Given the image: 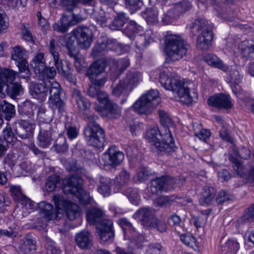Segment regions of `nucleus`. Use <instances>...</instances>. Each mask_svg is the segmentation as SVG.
<instances>
[{"label":"nucleus","mask_w":254,"mask_h":254,"mask_svg":"<svg viewBox=\"0 0 254 254\" xmlns=\"http://www.w3.org/2000/svg\"><path fill=\"white\" fill-rule=\"evenodd\" d=\"M62 89L60 84L56 80L51 81L49 93L50 96L48 104L53 111L58 109L61 111L64 106V103L61 97Z\"/></svg>","instance_id":"7"},{"label":"nucleus","mask_w":254,"mask_h":254,"mask_svg":"<svg viewBox=\"0 0 254 254\" xmlns=\"http://www.w3.org/2000/svg\"><path fill=\"white\" fill-rule=\"evenodd\" d=\"M53 116L51 113L47 110L44 106H40L38 108L37 113V119L41 124H50L53 120Z\"/></svg>","instance_id":"43"},{"label":"nucleus","mask_w":254,"mask_h":254,"mask_svg":"<svg viewBox=\"0 0 254 254\" xmlns=\"http://www.w3.org/2000/svg\"><path fill=\"white\" fill-rule=\"evenodd\" d=\"M126 194L129 201L132 204L135 205H137L139 204L140 201V197L136 190L135 189L129 188L127 190Z\"/></svg>","instance_id":"58"},{"label":"nucleus","mask_w":254,"mask_h":254,"mask_svg":"<svg viewBox=\"0 0 254 254\" xmlns=\"http://www.w3.org/2000/svg\"><path fill=\"white\" fill-rule=\"evenodd\" d=\"M10 191L13 199L17 202L21 203V202L26 197L23 194L21 191V188L19 186L11 187L10 188Z\"/></svg>","instance_id":"60"},{"label":"nucleus","mask_w":254,"mask_h":254,"mask_svg":"<svg viewBox=\"0 0 254 254\" xmlns=\"http://www.w3.org/2000/svg\"><path fill=\"white\" fill-rule=\"evenodd\" d=\"M160 100L158 90L151 89L137 100L132 108L138 114L150 115L159 105Z\"/></svg>","instance_id":"4"},{"label":"nucleus","mask_w":254,"mask_h":254,"mask_svg":"<svg viewBox=\"0 0 254 254\" xmlns=\"http://www.w3.org/2000/svg\"><path fill=\"white\" fill-rule=\"evenodd\" d=\"M64 187L63 191L65 194L72 195L82 191L83 180L78 175L72 174L63 181Z\"/></svg>","instance_id":"14"},{"label":"nucleus","mask_w":254,"mask_h":254,"mask_svg":"<svg viewBox=\"0 0 254 254\" xmlns=\"http://www.w3.org/2000/svg\"><path fill=\"white\" fill-rule=\"evenodd\" d=\"M207 102L209 105L218 109H229L233 107L230 96L223 93L211 96Z\"/></svg>","instance_id":"19"},{"label":"nucleus","mask_w":254,"mask_h":254,"mask_svg":"<svg viewBox=\"0 0 254 254\" xmlns=\"http://www.w3.org/2000/svg\"><path fill=\"white\" fill-rule=\"evenodd\" d=\"M227 70V81L230 84V86L235 94L240 90L239 84L241 82L243 75L240 73L238 68L236 66H232L228 67L225 71Z\"/></svg>","instance_id":"20"},{"label":"nucleus","mask_w":254,"mask_h":254,"mask_svg":"<svg viewBox=\"0 0 254 254\" xmlns=\"http://www.w3.org/2000/svg\"><path fill=\"white\" fill-rule=\"evenodd\" d=\"M99 179V184L98 187V191L104 196H109L111 193V180L109 178L103 176H100Z\"/></svg>","instance_id":"36"},{"label":"nucleus","mask_w":254,"mask_h":254,"mask_svg":"<svg viewBox=\"0 0 254 254\" xmlns=\"http://www.w3.org/2000/svg\"><path fill=\"white\" fill-rule=\"evenodd\" d=\"M216 190L212 187L204 186L200 193L199 202L202 205H208L212 203L215 195Z\"/></svg>","instance_id":"30"},{"label":"nucleus","mask_w":254,"mask_h":254,"mask_svg":"<svg viewBox=\"0 0 254 254\" xmlns=\"http://www.w3.org/2000/svg\"><path fill=\"white\" fill-rule=\"evenodd\" d=\"M54 147L57 152H66L68 148L66 138L63 135H59L55 142Z\"/></svg>","instance_id":"51"},{"label":"nucleus","mask_w":254,"mask_h":254,"mask_svg":"<svg viewBox=\"0 0 254 254\" xmlns=\"http://www.w3.org/2000/svg\"><path fill=\"white\" fill-rule=\"evenodd\" d=\"M58 72L68 80L72 79V70L66 62L60 61L58 65H55Z\"/></svg>","instance_id":"41"},{"label":"nucleus","mask_w":254,"mask_h":254,"mask_svg":"<svg viewBox=\"0 0 254 254\" xmlns=\"http://www.w3.org/2000/svg\"><path fill=\"white\" fill-rule=\"evenodd\" d=\"M107 52V47L105 40L102 42L98 41L94 46L91 53V56L95 58H98L105 55Z\"/></svg>","instance_id":"52"},{"label":"nucleus","mask_w":254,"mask_h":254,"mask_svg":"<svg viewBox=\"0 0 254 254\" xmlns=\"http://www.w3.org/2000/svg\"><path fill=\"white\" fill-rule=\"evenodd\" d=\"M30 65L36 74L41 72L44 69V67L46 65L44 54L43 53H38L36 54L31 62Z\"/></svg>","instance_id":"34"},{"label":"nucleus","mask_w":254,"mask_h":254,"mask_svg":"<svg viewBox=\"0 0 254 254\" xmlns=\"http://www.w3.org/2000/svg\"><path fill=\"white\" fill-rule=\"evenodd\" d=\"M64 127L66 130V134L70 139L72 140L77 136L78 131L75 125L67 122L65 124Z\"/></svg>","instance_id":"59"},{"label":"nucleus","mask_w":254,"mask_h":254,"mask_svg":"<svg viewBox=\"0 0 254 254\" xmlns=\"http://www.w3.org/2000/svg\"><path fill=\"white\" fill-rule=\"evenodd\" d=\"M75 239L77 245L82 249H90L93 245L92 235L88 231H81L76 234Z\"/></svg>","instance_id":"28"},{"label":"nucleus","mask_w":254,"mask_h":254,"mask_svg":"<svg viewBox=\"0 0 254 254\" xmlns=\"http://www.w3.org/2000/svg\"><path fill=\"white\" fill-rule=\"evenodd\" d=\"M158 12L155 8H147L142 12V16L149 24H155L158 22Z\"/></svg>","instance_id":"44"},{"label":"nucleus","mask_w":254,"mask_h":254,"mask_svg":"<svg viewBox=\"0 0 254 254\" xmlns=\"http://www.w3.org/2000/svg\"><path fill=\"white\" fill-rule=\"evenodd\" d=\"M190 32L193 35L200 32L196 40L197 48L201 51L208 49L213 38L212 28L204 19H197L190 26Z\"/></svg>","instance_id":"2"},{"label":"nucleus","mask_w":254,"mask_h":254,"mask_svg":"<svg viewBox=\"0 0 254 254\" xmlns=\"http://www.w3.org/2000/svg\"><path fill=\"white\" fill-rule=\"evenodd\" d=\"M113 222L110 219H103L98 226L97 229L100 239L106 242L112 239L114 237L113 227Z\"/></svg>","instance_id":"21"},{"label":"nucleus","mask_w":254,"mask_h":254,"mask_svg":"<svg viewBox=\"0 0 254 254\" xmlns=\"http://www.w3.org/2000/svg\"><path fill=\"white\" fill-rule=\"evenodd\" d=\"M39 212L43 214L47 221L51 220H60L62 218V214L57 209H53V206L50 203L46 201H42L38 203Z\"/></svg>","instance_id":"23"},{"label":"nucleus","mask_w":254,"mask_h":254,"mask_svg":"<svg viewBox=\"0 0 254 254\" xmlns=\"http://www.w3.org/2000/svg\"><path fill=\"white\" fill-rule=\"evenodd\" d=\"M119 224L122 227L125 237H128L130 242L135 243L138 248H142L144 242V237L138 234L134 230L132 224L126 218L119 220Z\"/></svg>","instance_id":"8"},{"label":"nucleus","mask_w":254,"mask_h":254,"mask_svg":"<svg viewBox=\"0 0 254 254\" xmlns=\"http://www.w3.org/2000/svg\"><path fill=\"white\" fill-rule=\"evenodd\" d=\"M2 108H1V113L4 115V118L7 121H9L12 118L14 117L15 114L14 106L8 103L5 100L2 101Z\"/></svg>","instance_id":"50"},{"label":"nucleus","mask_w":254,"mask_h":254,"mask_svg":"<svg viewBox=\"0 0 254 254\" xmlns=\"http://www.w3.org/2000/svg\"><path fill=\"white\" fill-rule=\"evenodd\" d=\"M165 45L166 53L172 61L179 60L187 55L188 50L187 42L179 35H167Z\"/></svg>","instance_id":"3"},{"label":"nucleus","mask_w":254,"mask_h":254,"mask_svg":"<svg viewBox=\"0 0 254 254\" xmlns=\"http://www.w3.org/2000/svg\"><path fill=\"white\" fill-rule=\"evenodd\" d=\"M133 217L139 221L143 226L150 227L155 220V209L150 207H142L133 215Z\"/></svg>","instance_id":"16"},{"label":"nucleus","mask_w":254,"mask_h":254,"mask_svg":"<svg viewBox=\"0 0 254 254\" xmlns=\"http://www.w3.org/2000/svg\"><path fill=\"white\" fill-rule=\"evenodd\" d=\"M124 153L115 146L110 147L103 155L105 165L113 167L119 166L124 160Z\"/></svg>","instance_id":"15"},{"label":"nucleus","mask_w":254,"mask_h":254,"mask_svg":"<svg viewBox=\"0 0 254 254\" xmlns=\"http://www.w3.org/2000/svg\"><path fill=\"white\" fill-rule=\"evenodd\" d=\"M161 124L163 126L164 131L165 132V127H168V126L172 124V120L170 116L164 111L159 110L158 111Z\"/></svg>","instance_id":"62"},{"label":"nucleus","mask_w":254,"mask_h":254,"mask_svg":"<svg viewBox=\"0 0 254 254\" xmlns=\"http://www.w3.org/2000/svg\"><path fill=\"white\" fill-rule=\"evenodd\" d=\"M159 82L165 89L176 94L185 104H188L192 102L189 84L174 76L168 69L160 72Z\"/></svg>","instance_id":"1"},{"label":"nucleus","mask_w":254,"mask_h":254,"mask_svg":"<svg viewBox=\"0 0 254 254\" xmlns=\"http://www.w3.org/2000/svg\"><path fill=\"white\" fill-rule=\"evenodd\" d=\"M177 198L174 195L161 196L156 198L154 200L155 206L162 207L170 205Z\"/></svg>","instance_id":"49"},{"label":"nucleus","mask_w":254,"mask_h":254,"mask_svg":"<svg viewBox=\"0 0 254 254\" xmlns=\"http://www.w3.org/2000/svg\"><path fill=\"white\" fill-rule=\"evenodd\" d=\"M107 52L114 51L117 55H120L122 52V46L115 39H106L105 40Z\"/></svg>","instance_id":"56"},{"label":"nucleus","mask_w":254,"mask_h":254,"mask_svg":"<svg viewBox=\"0 0 254 254\" xmlns=\"http://www.w3.org/2000/svg\"><path fill=\"white\" fill-rule=\"evenodd\" d=\"M135 46L139 49L145 48L149 44L153 39L150 37L149 33H145L144 35H137L134 36Z\"/></svg>","instance_id":"45"},{"label":"nucleus","mask_w":254,"mask_h":254,"mask_svg":"<svg viewBox=\"0 0 254 254\" xmlns=\"http://www.w3.org/2000/svg\"><path fill=\"white\" fill-rule=\"evenodd\" d=\"M96 120L87 122L84 130L86 140L89 145L98 148H103L105 145L106 138L104 131L96 123Z\"/></svg>","instance_id":"5"},{"label":"nucleus","mask_w":254,"mask_h":254,"mask_svg":"<svg viewBox=\"0 0 254 254\" xmlns=\"http://www.w3.org/2000/svg\"><path fill=\"white\" fill-rule=\"evenodd\" d=\"M34 125L25 121H21L13 125V130L21 139H26L32 136Z\"/></svg>","instance_id":"24"},{"label":"nucleus","mask_w":254,"mask_h":254,"mask_svg":"<svg viewBox=\"0 0 254 254\" xmlns=\"http://www.w3.org/2000/svg\"><path fill=\"white\" fill-rule=\"evenodd\" d=\"M51 80L41 79L37 83H31L30 92L31 95L35 98L44 101L48 94Z\"/></svg>","instance_id":"13"},{"label":"nucleus","mask_w":254,"mask_h":254,"mask_svg":"<svg viewBox=\"0 0 254 254\" xmlns=\"http://www.w3.org/2000/svg\"><path fill=\"white\" fill-rule=\"evenodd\" d=\"M254 220V204L247 208L242 216L237 220L239 226L250 223Z\"/></svg>","instance_id":"42"},{"label":"nucleus","mask_w":254,"mask_h":254,"mask_svg":"<svg viewBox=\"0 0 254 254\" xmlns=\"http://www.w3.org/2000/svg\"><path fill=\"white\" fill-rule=\"evenodd\" d=\"M21 248L24 250L29 251H35L36 249V242L30 235H27L21 240Z\"/></svg>","instance_id":"54"},{"label":"nucleus","mask_w":254,"mask_h":254,"mask_svg":"<svg viewBox=\"0 0 254 254\" xmlns=\"http://www.w3.org/2000/svg\"><path fill=\"white\" fill-rule=\"evenodd\" d=\"M151 174L150 171L147 168L141 167L137 172L134 179L139 182H144L148 179Z\"/></svg>","instance_id":"57"},{"label":"nucleus","mask_w":254,"mask_h":254,"mask_svg":"<svg viewBox=\"0 0 254 254\" xmlns=\"http://www.w3.org/2000/svg\"><path fill=\"white\" fill-rule=\"evenodd\" d=\"M128 19L126 13L124 12L118 13L114 17L112 22L109 24V27L112 30H120L127 22Z\"/></svg>","instance_id":"35"},{"label":"nucleus","mask_w":254,"mask_h":254,"mask_svg":"<svg viewBox=\"0 0 254 254\" xmlns=\"http://www.w3.org/2000/svg\"><path fill=\"white\" fill-rule=\"evenodd\" d=\"M221 249L223 254H235L239 249V245L234 240H228L221 245Z\"/></svg>","instance_id":"46"},{"label":"nucleus","mask_w":254,"mask_h":254,"mask_svg":"<svg viewBox=\"0 0 254 254\" xmlns=\"http://www.w3.org/2000/svg\"><path fill=\"white\" fill-rule=\"evenodd\" d=\"M57 73L54 67H47L46 65L44 69L41 72L38 73L40 78L42 79H48L49 80H55L54 77Z\"/></svg>","instance_id":"55"},{"label":"nucleus","mask_w":254,"mask_h":254,"mask_svg":"<svg viewBox=\"0 0 254 254\" xmlns=\"http://www.w3.org/2000/svg\"><path fill=\"white\" fill-rule=\"evenodd\" d=\"M176 187L175 179L169 176L157 178L151 181L150 191L156 194L159 190L168 191L174 190Z\"/></svg>","instance_id":"9"},{"label":"nucleus","mask_w":254,"mask_h":254,"mask_svg":"<svg viewBox=\"0 0 254 254\" xmlns=\"http://www.w3.org/2000/svg\"><path fill=\"white\" fill-rule=\"evenodd\" d=\"M107 65V62L104 59H101L94 62L89 67L87 74L89 79L97 77L104 72L105 68Z\"/></svg>","instance_id":"27"},{"label":"nucleus","mask_w":254,"mask_h":254,"mask_svg":"<svg viewBox=\"0 0 254 254\" xmlns=\"http://www.w3.org/2000/svg\"><path fill=\"white\" fill-rule=\"evenodd\" d=\"M131 90H133L142 80V75L135 69H131L127 72L126 76L122 79Z\"/></svg>","instance_id":"29"},{"label":"nucleus","mask_w":254,"mask_h":254,"mask_svg":"<svg viewBox=\"0 0 254 254\" xmlns=\"http://www.w3.org/2000/svg\"><path fill=\"white\" fill-rule=\"evenodd\" d=\"M161 140L157 144L156 149L167 155H171L177 149L172 133L169 128L165 127V132L161 138Z\"/></svg>","instance_id":"12"},{"label":"nucleus","mask_w":254,"mask_h":254,"mask_svg":"<svg viewBox=\"0 0 254 254\" xmlns=\"http://www.w3.org/2000/svg\"><path fill=\"white\" fill-rule=\"evenodd\" d=\"M76 101L78 107V112L85 120L88 122L98 119L97 116L90 114L91 103L87 99L78 96L76 99Z\"/></svg>","instance_id":"22"},{"label":"nucleus","mask_w":254,"mask_h":254,"mask_svg":"<svg viewBox=\"0 0 254 254\" xmlns=\"http://www.w3.org/2000/svg\"><path fill=\"white\" fill-rule=\"evenodd\" d=\"M251 155L250 150L245 147H243L239 150L234 151V154H229L228 159L233 164V168L234 171L239 175H242L243 174V165L238 160V156L244 159H247L250 158Z\"/></svg>","instance_id":"17"},{"label":"nucleus","mask_w":254,"mask_h":254,"mask_svg":"<svg viewBox=\"0 0 254 254\" xmlns=\"http://www.w3.org/2000/svg\"><path fill=\"white\" fill-rule=\"evenodd\" d=\"M3 136L2 138L6 141L7 144L13 145L17 140L15 132L13 130V126L11 127L7 124V127L3 129Z\"/></svg>","instance_id":"47"},{"label":"nucleus","mask_w":254,"mask_h":254,"mask_svg":"<svg viewBox=\"0 0 254 254\" xmlns=\"http://www.w3.org/2000/svg\"><path fill=\"white\" fill-rule=\"evenodd\" d=\"M78 45L82 49L88 48L92 42L91 30L85 26H78L72 31Z\"/></svg>","instance_id":"11"},{"label":"nucleus","mask_w":254,"mask_h":254,"mask_svg":"<svg viewBox=\"0 0 254 254\" xmlns=\"http://www.w3.org/2000/svg\"><path fill=\"white\" fill-rule=\"evenodd\" d=\"M191 7L192 5L190 0H182L174 5L170 12H174L173 15L179 17L180 15L190 10Z\"/></svg>","instance_id":"33"},{"label":"nucleus","mask_w":254,"mask_h":254,"mask_svg":"<svg viewBox=\"0 0 254 254\" xmlns=\"http://www.w3.org/2000/svg\"><path fill=\"white\" fill-rule=\"evenodd\" d=\"M55 206L59 211L64 209L66 212L67 217L70 220L75 219L79 216L78 206L64 198L62 195L55 194L53 197Z\"/></svg>","instance_id":"6"},{"label":"nucleus","mask_w":254,"mask_h":254,"mask_svg":"<svg viewBox=\"0 0 254 254\" xmlns=\"http://www.w3.org/2000/svg\"><path fill=\"white\" fill-rule=\"evenodd\" d=\"M61 181V178L56 175H50L47 179L45 184V187L47 190L49 192L54 191L57 185L60 184Z\"/></svg>","instance_id":"53"},{"label":"nucleus","mask_w":254,"mask_h":254,"mask_svg":"<svg viewBox=\"0 0 254 254\" xmlns=\"http://www.w3.org/2000/svg\"><path fill=\"white\" fill-rule=\"evenodd\" d=\"M26 51L19 46L13 48L11 58L15 61L17 66L28 64L26 60Z\"/></svg>","instance_id":"31"},{"label":"nucleus","mask_w":254,"mask_h":254,"mask_svg":"<svg viewBox=\"0 0 254 254\" xmlns=\"http://www.w3.org/2000/svg\"><path fill=\"white\" fill-rule=\"evenodd\" d=\"M80 21V18L73 14H64L61 18L60 22L53 24V28L55 31L64 33L68 31L69 27L76 25Z\"/></svg>","instance_id":"18"},{"label":"nucleus","mask_w":254,"mask_h":254,"mask_svg":"<svg viewBox=\"0 0 254 254\" xmlns=\"http://www.w3.org/2000/svg\"><path fill=\"white\" fill-rule=\"evenodd\" d=\"M130 174L126 170H122L115 179V185L119 188L125 186L129 180Z\"/></svg>","instance_id":"48"},{"label":"nucleus","mask_w":254,"mask_h":254,"mask_svg":"<svg viewBox=\"0 0 254 254\" xmlns=\"http://www.w3.org/2000/svg\"><path fill=\"white\" fill-rule=\"evenodd\" d=\"M163 135V133L161 132L157 127H154L148 129L146 132L145 138L149 142L151 145L156 148Z\"/></svg>","instance_id":"32"},{"label":"nucleus","mask_w":254,"mask_h":254,"mask_svg":"<svg viewBox=\"0 0 254 254\" xmlns=\"http://www.w3.org/2000/svg\"><path fill=\"white\" fill-rule=\"evenodd\" d=\"M132 91V90L122 80L115 86H112V94L117 98L122 97L121 103L124 104L127 100V98Z\"/></svg>","instance_id":"25"},{"label":"nucleus","mask_w":254,"mask_h":254,"mask_svg":"<svg viewBox=\"0 0 254 254\" xmlns=\"http://www.w3.org/2000/svg\"><path fill=\"white\" fill-rule=\"evenodd\" d=\"M36 105L30 100H27L19 106L18 112L22 116H26L31 118L34 115V111L36 109Z\"/></svg>","instance_id":"37"},{"label":"nucleus","mask_w":254,"mask_h":254,"mask_svg":"<svg viewBox=\"0 0 254 254\" xmlns=\"http://www.w3.org/2000/svg\"><path fill=\"white\" fill-rule=\"evenodd\" d=\"M203 59L206 63L212 67L221 69L223 71H225L227 68L222 61L215 55L207 54L204 56Z\"/></svg>","instance_id":"38"},{"label":"nucleus","mask_w":254,"mask_h":254,"mask_svg":"<svg viewBox=\"0 0 254 254\" xmlns=\"http://www.w3.org/2000/svg\"><path fill=\"white\" fill-rule=\"evenodd\" d=\"M49 51L53 57L55 65H58L61 60L60 59V55L56 48L54 39H51L50 41Z\"/></svg>","instance_id":"61"},{"label":"nucleus","mask_w":254,"mask_h":254,"mask_svg":"<svg viewBox=\"0 0 254 254\" xmlns=\"http://www.w3.org/2000/svg\"><path fill=\"white\" fill-rule=\"evenodd\" d=\"M55 123L40 125V131L38 136V145L42 148L49 147L53 140L52 136L56 131Z\"/></svg>","instance_id":"10"},{"label":"nucleus","mask_w":254,"mask_h":254,"mask_svg":"<svg viewBox=\"0 0 254 254\" xmlns=\"http://www.w3.org/2000/svg\"><path fill=\"white\" fill-rule=\"evenodd\" d=\"M94 18L97 24L101 27H105L107 25L108 19L103 11H100L98 13H95Z\"/></svg>","instance_id":"64"},{"label":"nucleus","mask_w":254,"mask_h":254,"mask_svg":"<svg viewBox=\"0 0 254 254\" xmlns=\"http://www.w3.org/2000/svg\"><path fill=\"white\" fill-rule=\"evenodd\" d=\"M73 195L76 196L78 199L79 202L82 205H86L90 203L91 198L83 189L82 191L77 192Z\"/></svg>","instance_id":"63"},{"label":"nucleus","mask_w":254,"mask_h":254,"mask_svg":"<svg viewBox=\"0 0 254 254\" xmlns=\"http://www.w3.org/2000/svg\"><path fill=\"white\" fill-rule=\"evenodd\" d=\"M103 214V211L97 207H93L86 212L87 221L90 225H94L98 222Z\"/></svg>","instance_id":"40"},{"label":"nucleus","mask_w":254,"mask_h":254,"mask_svg":"<svg viewBox=\"0 0 254 254\" xmlns=\"http://www.w3.org/2000/svg\"><path fill=\"white\" fill-rule=\"evenodd\" d=\"M0 97L3 98L6 95H8L12 99L16 98L23 93V89L21 85L18 82H11L5 85L4 87L1 88Z\"/></svg>","instance_id":"26"},{"label":"nucleus","mask_w":254,"mask_h":254,"mask_svg":"<svg viewBox=\"0 0 254 254\" xmlns=\"http://www.w3.org/2000/svg\"><path fill=\"white\" fill-rule=\"evenodd\" d=\"M106 116L111 119H117L121 115V110L118 105L111 101L105 105Z\"/></svg>","instance_id":"39"}]
</instances>
